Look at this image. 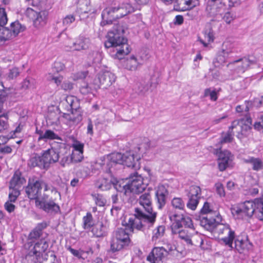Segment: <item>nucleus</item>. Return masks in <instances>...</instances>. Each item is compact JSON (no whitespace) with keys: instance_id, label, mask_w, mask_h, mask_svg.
<instances>
[{"instance_id":"obj_1","label":"nucleus","mask_w":263,"mask_h":263,"mask_svg":"<svg viewBox=\"0 0 263 263\" xmlns=\"http://www.w3.org/2000/svg\"><path fill=\"white\" fill-rule=\"evenodd\" d=\"M124 33L123 27L118 26L116 29L108 32L107 41L104 43L106 48H112L114 52H116L112 57L119 60L122 59L130 52L127 40L123 36Z\"/></svg>"},{"instance_id":"obj_2","label":"nucleus","mask_w":263,"mask_h":263,"mask_svg":"<svg viewBox=\"0 0 263 263\" xmlns=\"http://www.w3.org/2000/svg\"><path fill=\"white\" fill-rule=\"evenodd\" d=\"M135 9L128 3H123L117 6L106 8L102 13V26L111 24L114 21L134 12Z\"/></svg>"},{"instance_id":"obj_3","label":"nucleus","mask_w":263,"mask_h":263,"mask_svg":"<svg viewBox=\"0 0 263 263\" xmlns=\"http://www.w3.org/2000/svg\"><path fill=\"white\" fill-rule=\"evenodd\" d=\"M232 213L238 215L244 214L251 217L254 215L260 220L263 219V199L246 201L232 209Z\"/></svg>"},{"instance_id":"obj_4","label":"nucleus","mask_w":263,"mask_h":263,"mask_svg":"<svg viewBox=\"0 0 263 263\" xmlns=\"http://www.w3.org/2000/svg\"><path fill=\"white\" fill-rule=\"evenodd\" d=\"M157 217V213L151 215L145 214L139 208H135V213L133 217H130L127 223L129 230L133 232L134 229L139 231H143L145 224H147L148 228L153 226Z\"/></svg>"},{"instance_id":"obj_5","label":"nucleus","mask_w":263,"mask_h":263,"mask_svg":"<svg viewBox=\"0 0 263 263\" xmlns=\"http://www.w3.org/2000/svg\"><path fill=\"white\" fill-rule=\"evenodd\" d=\"M107 159L110 161L107 164L108 166L110 165L112 166V164H120L135 170L140 167L139 158H136L135 160L134 154L130 152H127L123 154L120 153H112L107 156Z\"/></svg>"},{"instance_id":"obj_6","label":"nucleus","mask_w":263,"mask_h":263,"mask_svg":"<svg viewBox=\"0 0 263 263\" xmlns=\"http://www.w3.org/2000/svg\"><path fill=\"white\" fill-rule=\"evenodd\" d=\"M48 248V243L44 238H42L35 243L33 248L30 251L27 256H35L36 258L37 259L42 255L43 260L41 263H53L55 258V255L53 252L48 251L43 255V253L45 252Z\"/></svg>"},{"instance_id":"obj_7","label":"nucleus","mask_w":263,"mask_h":263,"mask_svg":"<svg viewBox=\"0 0 263 263\" xmlns=\"http://www.w3.org/2000/svg\"><path fill=\"white\" fill-rule=\"evenodd\" d=\"M63 105L71 115H68L66 118L74 123H78L82 120V116L80 108V103L77 99L73 96H67Z\"/></svg>"},{"instance_id":"obj_8","label":"nucleus","mask_w":263,"mask_h":263,"mask_svg":"<svg viewBox=\"0 0 263 263\" xmlns=\"http://www.w3.org/2000/svg\"><path fill=\"white\" fill-rule=\"evenodd\" d=\"M169 217L173 222L171 227L174 228V230L184 227L185 229L194 230L192 220L190 217L183 214L174 213L170 214Z\"/></svg>"},{"instance_id":"obj_9","label":"nucleus","mask_w":263,"mask_h":263,"mask_svg":"<svg viewBox=\"0 0 263 263\" xmlns=\"http://www.w3.org/2000/svg\"><path fill=\"white\" fill-rule=\"evenodd\" d=\"M213 231L219 235H223L221 238L223 242L229 247L233 248V241L235 238V232L233 231L228 224L218 223Z\"/></svg>"},{"instance_id":"obj_10","label":"nucleus","mask_w":263,"mask_h":263,"mask_svg":"<svg viewBox=\"0 0 263 263\" xmlns=\"http://www.w3.org/2000/svg\"><path fill=\"white\" fill-rule=\"evenodd\" d=\"M127 179L130 194H139L145 190L146 185L143 183L142 176L137 172L130 174Z\"/></svg>"},{"instance_id":"obj_11","label":"nucleus","mask_w":263,"mask_h":263,"mask_svg":"<svg viewBox=\"0 0 263 263\" xmlns=\"http://www.w3.org/2000/svg\"><path fill=\"white\" fill-rule=\"evenodd\" d=\"M94 88L106 89L115 81V75L109 71L99 73L94 79Z\"/></svg>"},{"instance_id":"obj_12","label":"nucleus","mask_w":263,"mask_h":263,"mask_svg":"<svg viewBox=\"0 0 263 263\" xmlns=\"http://www.w3.org/2000/svg\"><path fill=\"white\" fill-rule=\"evenodd\" d=\"M59 144H60L59 142L54 143L51 148L45 151L42 155L47 169L49 168L50 164L58 162L59 160Z\"/></svg>"},{"instance_id":"obj_13","label":"nucleus","mask_w":263,"mask_h":263,"mask_svg":"<svg viewBox=\"0 0 263 263\" xmlns=\"http://www.w3.org/2000/svg\"><path fill=\"white\" fill-rule=\"evenodd\" d=\"M201 189L197 185H192L190 187L187 196L189 198L186 206L190 209L195 210L198 203L201 195Z\"/></svg>"},{"instance_id":"obj_14","label":"nucleus","mask_w":263,"mask_h":263,"mask_svg":"<svg viewBox=\"0 0 263 263\" xmlns=\"http://www.w3.org/2000/svg\"><path fill=\"white\" fill-rule=\"evenodd\" d=\"M233 53H234L233 44L229 42H224L222 45L221 50L218 52L215 63L219 64L225 63Z\"/></svg>"},{"instance_id":"obj_15","label":"nucleus","mask_w":263,"mask_h":263,"mask_svg":"<svg viewBox=\"0 0 263 263\" xmlns=\"http://www.w3.org/2000/svg\"><path fill=\"white\" fill-rule=\"evenodd\" d=\"M26 15L32 20L36 27H40L46 24L47 13L45 11L37 12L31 8H28L26 11Z\"/></svg>"},{"instance_id":"obj_16","label":"nucleus","mask_w":263,"mask_h":263,"mask_svg":"<svg viewBox=\"0 0 263 263\" xmlns=\"http://www.w3.org/2000/svg\"><path fill=\"white\" fill-rule=\"evenodd\" d=\"M226 8V6L223 2L209 1L206 11L210 16H221Z\"/></svg>"},{"instance_id":"obj_17","label":"nucleus","mask_w":263,"mask_h":263,"mask_svg":"<svg viewBox=\"0 0 263 263\" xmlns=\"http://www.w3.org/2000/svg\"><path fill=\"white\" fill-rule=\"evenodd\" d=\"M219 152H218V149L216 151L218 157V168L220 171L222 172L230 165L232 161V155L229 151H222L220 149H219Z\"/></svg>"},{"instance_id":"obj_18","label":"nucleus","mask_w":263,"mask_h":263,"mask_svg":"<svg viewBox=\"0 0 263 263\" xmlns=\"http://www.w3.org/2000/svg\"><path fill=\"white\" fill-rule=\"evenodd\" d=\"M25 192L29 199L35 200L41 193L39 180L30 179L28 185L25 188Z\"/></svg>"},{"instance_id":"obj_19","label":"nucleus","mask_w":263,"mask_h":263,"mask_svg":"<svg viewBox=\"0 0 263 263\" xmlns=\"http://www.w3.org/2000/svg\"><path fill=\"white\" fill-rule=\"evenodd\" d=\"M252 119L250 117L246 119H241L232 122L230 128L235 129L236 132L239 133L243 131L246 132L251 129Z\"/></svg>"},{"instance_id":"obj_20","label":"nucleus","mask_w":263,"mask_h":263,"mask_svg":"<svg viewBox=\"0 0 263 263\" xmlns=\"http://www.w3.org/2000/svg\"><path fill=\"white\" fill-rule=\"evenodd\" d=\"M199 218L201 226L210 231L214 230L217 222L211 215L202 214L199 216Z\"/></svg>"},{"instance_id":"obj_21","label":"nucleus","mask_w":263,"mask_h":263,"mask_svg":"<svg viewBox=\"0 0 263 263\" xmlns=\"http://www.w3.org/2000/svg\"><path fill=\"white\" fill-rule=\"evenodd\" d=\"M167 254L163 248H155L147 257V260L151 263H159Z\"/></svg>"},{"instance_id":"obj_22","label":"nucleus","mask_w":263,"mask_h":263,"mask_svg":"<svg viewBox=\"0 0 263 263\" xmlns=\"http://www.w3.org/2000/svg\"><path fill=\"white\" fill-rule=\"evenodd\" d=\"M59 155L61 157L60 161V165L65 167L66 164H69L72 162L71 154L69 150L67 149L64 143L60 142Z\"/></svg>"},{"instance_id":"obj_23","label":"nucleus","mask_w":263,"mask_h":263,"mask_svg":"<svg viewBox=\"0 0 263 263\" xmlns=\"http://www.w3.org/2000/svg\"><path fill=\"white\" fill-rule=\"evenodd\" d=\"M90 45V39L83 35H80L73 43L72 45L70 46V48L76 51H81L87 50L89 48Z\"/></svg>"},{"instance_id":"obj_24","label":"nucleus","mask_w":263,"mask_h":263,"mask_svg":"<svg viewBox=\"0 0 263 263\" xmlns=\"http://www.w3.org/2000/svg\"><path fill=\"white\" fill-rule=\"evenodd\" d=\"M168 195V191L163 186L159 187L156 192L155 198L159 209H162L165 205Z\"/></svg>"},{"instance_id":"obj_25","label":"nucleus","mask_w":263,"mask_h":263,"mask_svg":"<svg viewBox=\"0 0 263 263\" xmlns=\"http://www.w3.org/2000/svg\"><path fill=\"white\" fill-rule=\"evenodd\" d=\"M138 202L143 207L148 214L151 215L155 212L153 211L152 197L149 192L145 193L140 196Z\"/></svg>"},{"instance_id":"obj_26","label":"nucleus","mask_w":263,"mask_h":263,"mask_svg":"<svg viewBox=\"0 0 263 263\" xmlns=\"http://www.w3.org/2000/svg\"><path fill=\"white\" fill-rule=\"evenodd\" d=\"M36 206L47 213L58 212L60 210V206L52 199H49V201L46 202H38V205Z\"/></svg>"},{"instance_id":"obj_27","label":"nucleus","mask_w":263,"mask_h":263,"mask_svg":"<svg viewBox=\"0 0 263 263\" xmlns=\"http://www.w3.org/2000/svg\"><path fill=\"white\" fill-rule=\"evenodd\" d=\"M244 162L249 164L252 169L256 172L263 170V160L259 157H249L243 159Z\"/></svg>"},{"instance_id":"obj_28","label":"nucleus","mask_w":263,"mask_h":263,"mask_svg":"<svg viewBox=\"0 0 263 263\" xmlns=\"http://www.w3.org/2000/svg\"><path fill=\"white\" fill-rule=\"evenodd\" d=\"M47 227L46 222L38 223L36 226L30 232L29 239L36 240L40 238L43 234V231Z\"/></svg>"},{"instance_id":"obj_29","label":"nucleus","mask_w":263,"mask_h":263,"mask_svg":"<svg viewBox=\"0 0 263 263\" xmlns=\"http://www.w3.org/2000/svg\"><path fill=\"white\" fill-rule=\"evenodd\" d=\"M26 182L20 172L16 171L10 181V189L20 188Z\"/></svg>"},{"instance_id":"obj_30","label":"nucleus","mask_w":263,"mask_h":263,"mask_svg":"<svg viewBox=\"0 0 263 263\" xmlns=\"http://www.w3.org/2000/svg\"><path fill=\"white\" fill-rule=\"evenodd\" d=\"M128 231L129 230L123 228H118L115 232V237L129 245L130 242V239L128 232Z\"/></svg>"},{"instance_id":"obj_31","label":"nucleus","mask_w":263,"mask_h":263,"mask_svg":"<svg viewBox=\"0 0 263 263\" xmlns=\"http://www.w3.org/2000/svg\"><path fill=\"white\" fill-rule=\"evenodd\" d=\"M112 185L118 192L123 193L125 195L127 196L130 194L127 182L124 183L123 181H118L116 178H113Z\"/></svg>"},{"instance_id":"obj_32","label":"nucleus","mask_w":263,"mask_h":263,"mask_svg":"<svg viewBox=\"0 0 263 263\" xmlns=\"http://www.w3.org/2000/svg\"><path fill=\"white\" fill-rule=\"evenodd\" d=\"M113 178L108 179L105 178L99 179L95 183L96 186L102 191L109 190L112 184Z\"/></svg>"},{"instance_id":"obj_33","label":"nucleus","mask_w":263,"mask_h":263,"mask_svg":"<svg viewBox=\"0 0 263 263\" xmlns=\"http://www.w3.org/2000/svg\"><path fill=\"white\" fill-rule=\"evenodd\" d=\"M93 235L97 237H101L106 235V228L102 222L94 224L91 228Z\"/></svg>"},{"instance_id":"obj_34","label":"nucleus","mask_w":263,"mask_h":263,"mask_svg":"<svg viewBox=\"0 0 263 263\" xmlns=\"http://www.w3.org/2000/svg\"><path fill=\"white\" fill-rule=\"evenodd\" d=\"M128 246V245L120 240H119L114 236L110 241V251L112 253H115L122 250L125 247Z\"/></svg>"},{"instance_id":"obj_35","label":"nucleus","mask_w":263,"mask_h":263,"mask_svg":"<svg viewBox=\"0 0 263 263\" xmlns=\"http://www.w3.org/2000/svg\"><path fill=\"white\" fill-rule=\"evenodd\" d=\"M77 9L81 13H87L91 11L90 0H79L78 2Z\"/></svg>"},{"instance_id":"obj_36","label":"nucleus","mask_w":263,"mask_h":263,"mask_svg":"<svg viewBox=\"0 0 263 263\" xmlns=\"http://www.w3.org/2000/svg\"><path fill=\"white\" fill-rule=\"evenodd\" d=\"M42 158H43V156L36 155L30 158L28 164L32 167L39 166L41 168L47 169Z\"/></svg>"},{"instance_id":"obj_37","label":"nucleus","mask_w":263,"mask_h":263,"mask_svg":"<svg viewBox=\"0 0 263 263\" xmlns=\"http://www.w3.org/2000/svg\"><path fill=\"white\" fill-rule=\"evenodd\" d=\"M204 40L200 39V42L203 45L204 47H207L208 44L214 41V36L213 31L211 28L205 29L204 32Z\"/></svg>"},{"instance_id":"obj_38","label":"nucleus","mask_w":263,"mask_h":263,"mask_svg":"<svg viewBox=\"0 0 263 263\" xmlns=\"http://www.w3.org/2000/svg\"><path fill=\"white\" fill-rule=\"evenodd\" d=\"M13 38L11 30L9 28L0 26V44L3 42Z\"/></svg>"},{"instance_id":"obj_39","label":"nucleus","mask_w":263,"mask_h":263,"mask_svg":"<svg viewBox=\"0 0 263 263\" xmlns=\"http://www.w3.org/2000/svg\"><path fill=\"white\" fill-rule=\"evenodd\" d=\"M9 29L11 30V33L14 38L19 33L23 31L25 27L24 26L21 25L18 21H16L11 24L10 28Z\"/></svg>"},{"instance_id":"obj_40","label":"nucleus","mask_w":263,"mask_h":263,"mask_svg":"<svg viewBox=\"0 0 263 263\" xmlns=\"http://www.w3.org/2000/svg\"><path fill=\"white\" fill-rule=\"evenodd\" d=\"M94 86L95 85L93 80L89 83H84L83 85L80 87V91L82 94L84 95L92 93L93 90H97L98 89L95 88Z\"/></svg>"},{"instance_id":"obj_41","label":"nucleus","mask_w":263,"mask_h":263,"mask_svg":"<svg viewBox=\"0 0 263 263\" xmlns=\"http://www.w3.org/2000/svg\"><path fill=\"white\" fill-rule=\"evenodd\" d=\"M68 250L74 256L79 259L85 260L87 258V252L81 250H76L72 248L70 246L67 248Z\"/></svg>"},{"instance_id":"obj_42","label":"nucleus","mask_w":263,"mask_h":263,"mask_svg":"<svg viewBox=\"0 0 263 263\" xmlns=\"http://www.w3.org/2000/svg\"><path fill=\"white\" fill-rule=\"evenodd\" d=\"M165 227L164 226L161 225L158 226L153 231L152 240L156 241L158 239L161 238L164 234Z\"/></svg>"},{"instance_id":"obj_43","label":"nucleus","mask_w":263,"mask_h":263,"mask_svg":"<svg viewBox=\"0 0 263 263\" xmlns=\"http://www.w3.org/2000/svg\"><path fill=\"white\" fill-rule=\"evenodd\" d=\"M58 140L62 141V138L51 129H46L44 133L43 140Z\"/></svg>"},{"instance_id":"obj_44","label":"nucleus","mask_w":263,"mask_h":263,"mask_svg":"<svg viewBox=\"0 0 263 263\" xmlns=\"http://www.w3.org/2000/svg\"><path fill=\"white\" fill-rule=\"evenodd\" d=\"M83 228L85 230H90L93 226V217L90 213H87L86 215L83 218Z\"/></svg>"},{"instance_id":"obj_45","label":"nucleus","mask_w":263,"mask_h":263,"mask_svg":"<svg viewBox=\"0 0 263 263\" xmlns=\"http://www.w3.org/2000/svg\"><path fill=\"white\" fill-rule=\"evenodd\" d=\"M125 66L126 68L129 70H136L138 66L136 58L134 56L131 57L126 60Z\"/></svg>"},{"instance_id":"obj_46","label":"nucleus","mask_w":263,"mask_h":263,"mask_svg":"<svg viewBox=\"0 0 263 263\" xmlns=\"http://www.w3.org/2000/svg\"><path fill=\"white\" fill-rule=\"evenodd\" d=\"M240 62L242 63L241 68L243 71H245V70L247 69L250 66V65L255 64L254 61L251 60L247 58H243L238 60L234 61L233 63H235Z\"/></svg>"},{"instance_id":"obj_47","label":"nucleus","mask_w":263,"mask_h":263,"mask_svg":"<svg viewBox=\"0 0 263 263\" xmlns=\"http://www.w3.org/2000/svg\"><path fill=\"white\" fill-rule=\"evenodd\" d=\"M172 206L179 210H183L185 207V203L181 198L175 197L172 200Z\"/></svg>"},{"instance_id":"obj_48","label":"nucleus","mask_w":263,"mask_h":263,"mask_svg":"<svg viewBox=\"0 0 263 263\" xmlns=\"http://www.w3.org/2000/svg\"><path fill=\"white\" fill-rule=\"evenodd\" d=\"M10 91V89L7 88L0 90V112L2 111L3 104L9 97Z\"/></svg>"},{"instance_id":"obj_49","label":"nucleus","mask_w":263,"mask_h":263,"mask_svg":"<svg viewBox=\"0 0 263 263\" xmlns=\"http://www.w3.org/2000/svg\"><path fill=\"white\" fill-rule=\"evenodd\" d=\"M208 96L212 101H215L217 100V92L215 89L212 90L210 88H206L204 91V97Z\"/></svg>"},{"instance_id":"obj_50","label":"nucleus","mask_w":263,"mask_h":263,"mask_svg":"<svg viewBox=\"0 0 263 263\" xmlns=\"http://www.w3.org/2000/svg\"><path fill=\"white\" fill-rule=\"evenodd\" d=\"M181 229L179 228L174 230V228H172V232L173 234H178L179 237L182 239H183L191 234L187 230Z\"/></svg>"},{"instance_id":"obj_51","label":"nucleus","mask_w":263,"mask_h":263,"mask_svg":"<svg viewBox=\"0 0 263 263\" xmlns=\"http://www.w3.org/2000/svg\"><path fill=\"white\" fill-rule=\"evenodd\" d=\"M233 129H234L230 128V127H229V129L227 133L224 136L222 137L220 140L221 143H229L232 141L233 139V136L234 135V133L233 132Z\"/></svg>"},{"instance_id":"obj_52","label":"nucleus","mask_w":263,"mask_h":263,"mask_svg":"<svg viewBox=\"0 0 263 263\" xmlns=\"http://www.w3.org/2000/svg\"><path fill=\"white\" fill-rule=\"evenodd\" d=\"M82 152H78L77 151H72L71 154L72 163H78L81 162L83 159V155Z\"/></svg>"},{"instance_id":"obj_53","label":"nucleus","mask_w":263,"mask_h":263,"mask_svg":"<svg viewBox=\"0 0 263 263\" xmlns=\"http://www.w3.org/2000/svg\"><path fill=\"white\" fill-rule=\"evenodd\" d=\"M9 128L8 118H0V133L6 132Z\"/></svg>"},{"instance_id":"obj_54","label":"nucleus","mask_w":263,"mask_h":263,"mask_svg":"<svg viewBox=\"0 0 263 263\" xmlns=\"http://www.w3.org/2000/svg\"><path fill=\"white\" fill-rule=\"evenodd\" d=\"M176 3L177 4L175 5V9L177 11H184L186 9L185 7H180V5L181 4H185L186 5L190 6L191 4V1L187 0H176Z\"/></svg>"},{"instance_id":"obj_55","label":"nucleus","mask_w":263,"mask_h":263,"mask_svg":"<svg viewBox=\"0 0 263 263\" xmlns=\"http://www.w3.org/2000/svg\"><path fill=\"white\" fill-rule=\"evenodd\" d=\"M7 21L8 18L5 9L0 7V26H4Z\"/></svg>"},{"instance_id":"obj_56","label":"nucleus","mask_w":263,"mask_h":263,"mask_svg":"<svg viewBox=\"0 0 263 263\" xmlns=\"http://www.w3.org/2000/svg\"><path fill=\"white\" fill-rule=\"evenodd\" d=\"M75 21V17L73 14H69L66 16L63 20V24L66 27L70 25Z\"/></svg>"},{"instance_id":"obj_57","label":"nucleus","mask_w":263,"mask_h":263,"mask_svg":"<svg viewBox=\"0 0 263 263\" xmlns=\"http://www.w3.org/2000/svg\"><path fill=\"white\" fill-rule=\"evenodd\" d=\"M235 248L238 251L245 250L246 248L247 242L243 240H235L234 242Z\"/></svg>"},{"instance_id":"obj_58","label":"nucleus","mask_w":263,"mask_h":263,"mask_svg":"<svg viewBox=\"0 0 263 263\" xmlns=\"http://www.w3.org/2000/svg\"><path fill=\"white\" fill-rule=\"evenodd\" d=\"M221 17L227 24H229L234 20L235 16L230 12H227L224 14L223 16L221 15Z\"/></svg>"},{"instance_id":"obj_59","label":"nucleus","mask_w":263,"mask_h":263,"mask_svg":"<svg viewBox=\"0 0 263 263\" xmlns=\"http://www.w3.org/2000/svg\"><path fill=\"white\" fill-rule=\"evenodd\" d=\"M212 214V211L210 208V204L208 202H205L204 203V205L200 211V215H202V214H210L211 215Z\"/></svg>"},{"instance_id":"obj_60","label":"nucleus","mask_w":263,"mask_h":263,"mask_svg":"<svg viewBox=\"0 0 263 263\" xmlns=\"http://www.w3.org/2000/svg\"><path fill=\"white\" fill-rule=\"evenodd\" d=\"M12 151L11 147L8 145H4L0 142V154H10Z\"/></svg>"},{"instance_id":"obj_61","label":"nucleus","mask_w":263,"mask_h":263,"mask_svg":"<svg viewBox=\"0 0 263 263\" xmlns=\"http://www.w3.org/2000/svg\"><path fill=\"white\" fill-rule=\"evenodd\" d=\"M217 193L221 197L225 196V192L223 185L219 182L215 185Z\"/></svg>"},{"instance_id":"obj_62","label":"nucleus","mask_w":263,"mask_h":263,"mask_svg":"<svg viewBox=\"0 0 263 263\" xmlns=\"http://www.w3.org/2000/svg\"><path fill=\"white\" fill-rule=\"evenodd\" d=\"M20 74L19 70L17 68L14 67L10 69L8 73V78L10 79H13L17 77Z\"/></svg>"},{"instance_id":"obj_63","label":"nucleus","mask_w":263,"mask_h":263,"mask_svg":"<svg viewBox=\"0 0 263 263\" xmlns=\"http://www.w3.org/2000/svg\"><path fill=\"white\" fill-rule=\"evenodd\" d=\"M33 80L31 79H26L22 84V87L24 89H28L33 87Z\"/></svg>"},{"instance_id":"obj_64","label":"nucleus","mask_w":263,"mask_h":263,"mask_svg":"<svg viewBox=\"0 0 263 263\" xmlns=\"http://www.w3.org/2000/svg\"><path fill=\"white\" fill-rule=\"evenodd\" d=\"M61 87L65 91L70 90L73 88V83L69 81H65L62 83Z\"/></svg>"}]
</instances>
